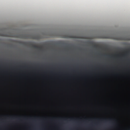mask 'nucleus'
<instances>
[{
  "label": "nucleus",
  "mask_w": 130,
  "mask_h": 130,
  "mask_svg": "<svg viewBox=\"0 0 130 130\" xmlns=\"http://www.w3.org/2000/svg\"><path fill=\"white\" fill-rule=\"evenodd\" d=\"M104 38H111L117 40H130V39H127L122 38V37H117L114 38H112L111 37L109 36H105L103 37Z\"/></svg>",
  "instance_id": "f257e3e1"
},
{
  "label": "nucleus",
  "mask_w": 130,
  "mask_h": 130,
  "mask_svg": "<svg viewBox=\"0 0 130 130\" xmlns=\"http://www.w3.org/2000/svg\"><path fill=\"white\" fill-rule=\"evenodd\" d=\"M16 37L20 38H27V37L24 34H19Z\"/></svg>",
  "instance_id": "f03ea898"
},
{
  "label": "nucleus",
  "mask_w": 130,
  "mask_h": 130,
  "mask_svg": "<svg viewBox=\"0 0 130 130\" xmlns=\"http://www.w3.org/2000/svg\"><path fill=\"white\" fill-rule=\"evenodd\" d=\"M63 38H76V37L73 36H65L63 37Z\"/></svg>",
  "instance_id": "7ed1b4c3"
},
{
  "label": "nucleus",
  "mask_w": 130,
  "mask_h": 130,
  "mask_svg": "<svg viewBox=\"0 0 130 130\" xmlns=\"http://www.w3.org/2000/svg\"><path fill=\"white\" fill-rule=\"evenodd\" d=\"M32 47L35 48V49H41V47L40 46H37L36 45H32Z\"/></svg>",
  "instance_id": "20e7f679"
},
{
  "label": "nucleus",
  "mask_w": 130,
  "mask_h": 130,
  "mask_svg": "<svg viewBox=\"0 0 130 130\" xmlns=\"http://www.w3.org/2000/svg\"><path fill=\"white\" fill-rule=\"evenodd\" d=\"M0 36H5L6 37H12V36L10 35H8L7 34H0Z\"/></svg>",
  "instance_id": "39448f33"
},
{
  "label": "nucleus",
  "mask_w": 130,
  "mask_h": 130,
  "mask_svg": "<svg viewBox=\"0 0 130 130\" xmlns=\"http://www.w3.org/2000/svg\"><path fill=\"white\" fill-rule=\"evenodd\" d=\"M130 52V50H129V49L128 50L126 51V53L127 54L128 53Z\"/></svg>",
  "instance_id": "423d86ee"
}]
</instances>
